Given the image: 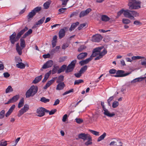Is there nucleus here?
<instances>
[{"label": "nucleus", "mask_w": 146, "mask_h": 146, "mask_svg": "<svg viewBox=\"0 0 146 146\" xmlns=\"http://www.w3.org/2000/svg\"><path fill=\"white\" fill-rule=\"evenodd\" d=\"M107 52L106 49L103 46L97 47L94 49L93 51V53L90 57L85 60H83L80 62L79 64L81 65L88 63L92 59V58L96 56L95 58V60H98L101 58L104 55L107 54Z\"/></svg>", "instance_id": "nucleus-1"}, {"label": "nucleus", "mask_w": 146, "mask_h": 146, "mask_svg": "<svg viewBox=\"0 0 146 146\" xmlns=\"http://www.w3.org/2000/svg\"><path fill=\"white\" fill-rule=\"evenodd\" d=\"M124 16L131 19L134 20L135 17L138 16V13L135 11H130L129 10H125L123 13Z\"/></svg>", "instance_id": "nucleus-2"}, {"label": "nucleus", "mask_w": 146, "mask_h": 146, "mask_svg": "<svg viewBox=\"0 0 146 146\" xmlns=\"http://www.w3.org/2000/svg\"><path fill=\"white\" fill-rule=\"evenodd\" d=\"M128 5L131 9H137L141 7L140 2L135 0H129Z\"/></svg>", "instance_id": "nucleus-3"}, {"label": "nucleus", "mask_w": 146, "mask_h": 146, "mask_svg": "<svg viewBox=\"0 0 146 146\" xmlns=\"http://www.w3.org/2000/svg\"><path fill=\"white\" fill-rule=\"evenodd\" d=\"M37 87L34 86H31L26 93V97L29 98L33 96L37 92Z\"/></svg>", "instance_id": "nucleus-4"}, {"label": "nucleus", "mask_w": 146, "mask_h": 146, "mask_svg": "<svg viewBox=\"0 0 146 146\" xmlns=\"http://www.w3.org/2000/svg\"><path fill=\"white\" fill-rule=\"evenodd\" d=\"M76 60H73L71 63L68 66L66 71V72L67 73L72 71L75 66L76 63Z\"/></svg>", "instance_id": "nucleus-5"}, {"label": "nucleus", "mask_w": 146, "mask_h": 146, "mask_svg": "<svg viewBox=\"0 0 146 146\" xmlns=\"http://www.w3.org/2000/svg\"><path fill=\"white\" fill-rule=\"evenodd\" d=\"M101 105L104 111V113L105 115L109 117H112L115 115V114L114 113H110L108 110L105 108L104 102H101Z\"/></svg>", "instance_id": "nucleus-6"}, {"label": "nucleus", "mask_w": 146, "mask_h": 146, "mask_svg": "<svg viewBox=\"0 0 146 146\" xmlns=\"http://www.w3.org/2000/svg\"><path fill=\"white\" fill-rule=\"evenodd\" d=\"M29 109V106L27 104H25L23 108L21 109L19 111L17 116L20 117L23 113L27 111Z\"/></svg>", "instance_id": "nucleus-7"}, {"label": "nucleus", "mask_w": 146, "mask_h": 146, "mask_svg": "<svg viewBox=\"0 0 146 146\" xmlns=\"http://www.w3.org/2000/svg\"><path fill=\"white\" fill-rule=\"evenodd\" d=\"M19 39V38H17V35L16 36V33L15 32L13 33L9 37L10 40L13 44H14L15 42L17 41Z\"/></svg>", "instance_id": "nucleus-8"}, {"label": "nucleus", "mask_w": 146, "mask_h": 146, "mask_svg": "<svg viewBox=\"0 0 146 146\" xmlns=\"http://www.w3.org/2000/svg\"><path fill=\"white\" fill-rule=\"evenodd\" d=\"M44 110H45V108L42 107L38 108L36 112L37 115L40 117L43 116L45 114Z\"/></svg>", "instance_id": "nucleus-9"}, {"label": "nucleus", "mask_w": 146, "mask_h": 146, "mask_svg": "<svg viewBox=\"0 0 146 146\" xmlns=\"http://www.w3.org/2000/svg\"><path fill=\"white\" fill-rule=\"evenodd\" d=\"M92 11V9L88 8L85 11H82L80 13L79 17L81 18L87 15Z\"/></svg>", "instance_id": "nucleus-10"}, {"label": "nucleus", "mask_w": 146, "mask_h": 146, "mask_svg": "<svg viewBox=\"0 0 146 146\" xmlns=\"http://www.w3.org/2000/svg\"><path fill=\"white\" fill-rule=\"evenodd\" d=\"M53 64V62L52 60L48 61L44 64L41 70H42V69H46L51 67Z\"/></svg>", "instance_id": "nucleus-11"}, {"label": "nucleus", "mask_w": 146, "mask_h": 146, "mask_svg": "<svg viewBox=\"0 0 146 146\" xmlns=\"http://www.w3.org/2000/svg\"><path fill=\"white\" fill-rule=\"evenodd\" d=\"M102 39V36L100 34H97L93 36L92 40L93 42H98L100 41Z\"/></svg>", "instance_id": "nucleus-12"}, {"label": "nucleus", "mask_w": 146, "mask_h": 146, "mask_svg": "<svg viewBox=\"0 0 146 146\" xmlns=\"http://www.w3.org/2000/svg\"><path fill=\"white\" fill-rule=\"evenodd\" d=\"M78 136L79 138L82 139L84 141L90 139V135L88 134H85L83 133L79 134Z\"/></svg>", "instance_id": "nucleus-13"}, {"label": "nucleus", "mask_w": 146, "mask_h": 146, "mask_svg": "<svg viewBox=\"0 0 146 146\" xmlns=\"http://www.w3.org/2000/svg\"><path fill=\"white\" fill-rule=\"evenodd\" d=\"M57 77H55L52 78V79L46 83L45 86L44 87V89H47L55 81V79Z\"/></svg>", "instance_id": "nucleus-14"}, {"label": "nucleus", "mask_w": 146, "mask_h": 146, "mask_svg": "<svg viewBox=\"0 0 146 146\" xmlns=\"http://www.w3.org/2000/svg\"><path fill=\"white\" fill-rule=\"evenodd\" d=\"M145 79V77H138L134 79L131 82V83L134 84L137 82H139L142 81Z\"/></svg>", "instance_id": "nucleus-15"}, {"label": "nucleus", "mask_w": 146, "mask_h": 146, "mask_svg": "<svg viewBox=\"0 0 146 146\" xmlns=\"http://www.w3.org/2000/svg\"><path fill=\"white\" fill-rule=\"evenodd\" d=\"M124 71L122 70H118L116 73L115 75L113 76L115 77H119L124 76Z\"/></svg>", "instance_id": "nucleus-16"}, {"label": "nucleus", "mask_w": 146, "mask_h": 146, "mask_svg": "<svg viewBox=\"0 0 146 146\" xmlns=\"http://www.w3.org/2000/svg\"><path fill=\"white\" fill-rule=\"evenodd\" d=\"M23 49L22 48H21L19 46V43L17 44L16 46V49L18 54L20 55H21L22 53V50Z\"/></svg>", "instance_id": "nucleus-17"}, {"label": "nucleus", "mask_w": 146, "mask_h": 146, "mask_svg": "<svg viewBox=\"0 0 146 146\" xmlns=\"http://www.w3.org/2000/svg\"><path fill=\"white\" fill-rule=\"evenodd\" d=\"M65 86V85L63 82L59 83L57 85L56 89L58 90H62Z\"/></svg>", "instance_id": "nucleus-18"}, {"label": "nucleus", "mask_w": 146, "mask_h": 146, "mask_svg": "<svg viewBox=\"0 0 146 146\" xmlns=\"http://www.w3.org/2000/svg\"><path fill=\"white\" fill-rule=\"evenodd\" d=\"M117 142L113 141H111L110 144V145H116L117 146H122V143L121 141H117Z\"/></svg>", "instance_id": "nucleus-19"}, {"label": "nucleus", "mask_w": 146, "mask_h": 146, "mask_svg": "<svg viewBox=\"0 0 146 146\" xmlns=\"http://www.w3.org/2000/svg\"><path fill=\"white\" fill-rule=\"evenodd\" d=\"M87 55V53L86 52L82 53L77 56V58L80 60L85 58Z\"/></svg>", "instance_id": "nucleus-20"}, {"label": "nucleus", "mask_w": 146, "mask_h": 146, "mask_svg": "<svg viewBox=\"0 0 146 146\" xmlns=\"http://www.w3.org/2000/svg\"><path fill=\"white\" fill-rule=\"evenodd\" d=\"M28 28L27 27H25L24 29L21 30L19 32L17 35V38H19L21 35H23L24 33L28 30Z\"/></svg>", "instance_id": "nucleus-21"}, {"label": "nucleus", "mask_w": 146, "mask_h": 146, "mask_svg": "<svg viewBox=\"0 0 146 146\" xmlns=\"http://www.w3.org/2000/svg\"><path fill=\"white\" fill-rule=\"evenodd\" d=\"M28 28L27 27H25L24 29L21 30L19 32L17 35V38H19L21 35H23L24 33L28 30Z\"/></svg>", "instance_id": "nucleus-22"}, {"label": "nucleus", "mask_w": 146, "mask_h": 146, "mask_svg": "<svg viewBox=\"0 0 146 146\" xmlns=\"http://www.w3.org/2000/svg\"><path fill=\"white\" fill-rule=\"evenodd\" d=\"M65 35V31L64 29H61L59 33V36L60 38L63 37Z\"/></svg>", "instance_id": "nucleus-23"}, {"label": "nucleus", "mask_w": 146, "mask_h": 146, "mask_svg": "<svg viewBox=\"0 0 146 146\" xmlns=\"http://www.w3.org/2000/svg\"><path fill=\"white\" fill-rule=\"evenodd\" d=\"M79 24V23L78 22H76L75 23H72V24L71 26L69 29V30L70 31H72L75 28V27Z\"/></svg>", "instance_id": "nucleus-24"}, {"label": "nucleus", "mask_w": 146, "mask_h": 146, "mask_svg": "<svg viewBox=\"0 0 146 146\" xmlns=\"http://www.w3.org/2000/svg\"><path fill=\"white\" fill-rule=\"evenodd\" d=\"M51 3V1L50 0H49L44 3L43 5L44 8L45 9H48L49 6Z\"/></svg>", "instance_id": "nucleus-25"}, {"label": "nucleus", "mask_w": 146, "mask_h": 146, "mask_svg": "<svg viewBox=\"0 0 146 146\" xmlns=\"http://www.w3.org/2000/svg\"><path fill=\"white\" fill-rule=\"evenodd\" d=\"M42 76L40 75L36 77L35 80L33 81V82L34 84H36L39 82L42 78Z\"/></svg>", "instance_id": "nucleus-26"}, {"label": "nucleus", "mask_w": 146, "mask_h": 146, "mask_svg": "<svg viewBox=\"0 0 146 146\" xmlns=\"http://www.w3.org/2000/svg\"><path fill=\"white\" fill-rule=\"evenodd\" d=\"M101 19L103 21H107L110 20V18L107 16L104 15L102 16Z\"/></svg>", "instance_id": "nucleus-27"}, {"label": "nucleus", "mask_w": 146, "mask_h": 146, "mask_svg": "<svg viewBox=\"0 0 146 146\" xmlns=\"http://www.w3.org/2000/svg\"><path fill=\"white\" fill-rule=\"evenodd\" d=\"M16 66L19 68L23 69L25 67V65L23 63L21 62H18V63L16 64Z\"/></svg>", "instance_id": "nucleus-28"}, {"label": "nucleus", "mask_w": 146, "mask_h": 146, "mask_svg": "<svg viewBox=\"0 0 146 146\" xmlns=\"http://www.w3.org/2000/svg\"><path fill=\"white\" fill-rule=\"evenodd\" d=\"M19 95H17L13 96L10 99L11 100L12 103H13L17 101L19 98Z\"/></svg>", "instance_id": "nucleus-29"}, {"label": "nucleus", "mask_w": 146, "mask_h": 146, "mask_svg": "<svg viewBox=\"0 0 146 146\" xmlns=\"http://www.w3.org/2000/svg\"><path fill=\"white\" fill-rule=\"evenodd\" d=\"M24 104V100L23 98H22L20 100L18 105V108H20L22 107Z\"/></svg>", "instance_id": "nucleus-30"}, {"label": "nucleus", "mask_w": 146, "mask_h": 146, "mask_svg": "<svg viewBox=\"0 0 146 146\" xmlns=\"http://www.w3.org/2000/svg\"><path fill=\"white\" fill-rule=\"evenodd\" d=\"M35 15V12H34L33 10L30 12L27 16L28 19H30L32 18Z\"/></svg>", "instance_id": "nucleus-31"}, {"label": "nucleus", "mask_w": 146, "mask_h": 146, "mask_svg": "<svg viewBox=\"0 0 146 146\" xmlns=\"http://www.w3.org/2000/svg\"><path fill=\"white\" fill-rule=\"evenodd\" d=\"M20 45L21 47L22 48H23L25 46V41L23 39L21 38L20 39Z\"/></svg>", "instance_id": "nucleus-32"}, {"label": "nucleus", "mask_w": 146, "mask_h": 146, "mask_svg": "<svg viewBox=\"0 0 146 146\" xmlns=\"http://www.w3.org/2000/svg\"><path fill=\"white\" fill-rule=\"evenodd\" d=\"M122 22L124 24H128L131 23V21L128 19L123 18L122 20Z\"/></svg>", "instance_id": "nucleus-33"}, {"label": "nucleus", "mask_w": 146, "mask_h": 146, "mask_svg": "<svg viewBox=\"0 0 146 146\" xmlns=\"http://www.w3.org/2000/svg\"><path fill=\"white\" fill-rule=\"evenodd\" d=\"M106 135V133H104L102 135L100 136L98 139V141H100L103 139Z\"/></svg>", "instance_id": "nucleus-34"}, {"label": "nucleus", "mask_w": 146, "mask_h": 146, "mask_svg": "<svg viewBox=\"0 0 146 146\" xmlns=\"http://www.w3.org/2000/svg\"><path fill=\"white\" fill-rule=\"evenodd\" d=\"M45 17H42L41 19L38 21L36 24V25H40L45 20Z\"/></svg>", "instance_id": "nucleus-35"}, {"label": "nucleus", "mask_w": 146, "mask_h": 146, "mask_svg": "<svg viewBox=\"0 0 146 146\" xmlns=\"http://www.w3.org/2000/svg\"><path fill=\"white\" fill-rule=\"evenodd\" d=\"M49 100H50L49 99H47L44 97H42L40 99V101L44 103H46L48 102L49 101Z\"/></svg>", "instance_id": "nucleus-36"}, {"label": "nucleus", "mask_w": 146, "mask_h": 146, "mask_svg": "<svg viewBox=\"0 0 146 146\" xmlns=\"http://www.w3.org/2000/svg\"><path fill=\"white\" fill-rule=\"evenodd\" d=\"M64 76L62 75L59 76L57 80L56 81V82L59 83L62 82H61L63 80Z\"/></svg>", "instance_id": "nucleus-37"}, {"label": "nucleus", "mask_w": 146, "mask_h": 146, "mask_svg": "<svg viewBox=\"0 0 146 146\" xmlns=\"http://www.w3.org/2000/svg\"><path fill=\"white\" fill-rule=\"evenodd\" d=\"M88 67L87 66L85 65L81 68L80 71L82 74L87 69Z\"/></svg>", "instance_id": "nucleus-38"}, {"label": "nucleus", "mask_w": 146, "mask_h": 146, "mask_svg": "<svg viewBox=\"0 0 146 146\" xmlns=\"http://www.w3.org/2000/svg\"><path fill=\"white\" fill-rule=\"evenodd\" d=\"M67 9L66 8H61L58 10V14H61L64 13L65 11Z\"/></svg>", "instance_id": "nucleus-39"}, {"label": "nucleus", "mask_w": 146, "mask_h": 146, "mask_svg": "<svg viewBox=\"0 0 146 146\" xmlns=\"http://www.w3.org/2000/svg\"><path fill=\"white\" fill-rule=\"evenodd\" d=\"M13 91V89L11 87L9 86H8L7 88L6 89L5 91L6 93H8L11 92Z\"/></svg>", "instance_id": "nucleus-40"}, {"label": "nucleus", "mask_w": 146, "mask_h": 146, "mask_svg": "<svg viewBox=\"0 0 146 146\" xmlns=\"http://www.w3.org/2000/svg\"><path fill=\"white\" fill-rule=\"evenodd\" d=\"M90 139H87V141L85 143V145H88L91 144L92 143V138L91 137H90Z\"/></svg>", "instance_id": "nucleus-41"}, {"label": "nucleus", "mask_w": 146, "mask_h": 146, "mask_svg": "<svg viewBox=\"0 0 146 146\" xmlns=\"http://www.w3.org/2000/svg\"><path fill=\"white\" fill-rule=\"evenodd\" d=\"M144 58V57L143 56H133L132 57V60H135L137 59L143 58Z\"/></svg>", "instance_id": "nucleus-42"}, {"label": "nucleus", "mask_w": 146, "mask_h": 146, "mask_svg": "<svg viewBox=\"0 0 146 146\" xmlns=\"http://www.w3.org/2000/svg\"><path fill=\"white\" fill-rule=\"evenodd\" d=\"M119 102L116 101H114L112 104V107L113 108H115L117 107L119 105Z\"/></svg>", "instance_id": "nucleus-43"}, {"label": "nucleus", "mask_w": 146, "mask_h": 146, "mask_svg": "<svg viewBox=\"0 0 146 146\" xmlns=\"http://www.w3.org/2000/svg\"><path fill=\"white\" fill-rule=\"evenodd\" d=\"M5 111L4 110H2L0 112V119L3 118L5 116Z\"/></svg>", "instance_id": "nucleus-44"}, {"label": "nucleus", "mask_w": 146, "mask_h": 146, "mask_svg": "<svg viewBox=\"0 0 146 146\" xmlns=\"http://www.w3.org/2000/svg\"><path fill=\"white\" fill-rule=\"evenodd\" d=\"M41 9V7H37L35 8L33 10L35 12V13L36 12H38L39 11H40Z\"/></svg>", "instance_id": "nucleus-45"}, {"label": "nucleus", "mask_w": 146, "mask_h": 146, "mask_svg": "<svg viewBox=\"0 0 146 146\" xmlns=\"http://www.w3.org/2000/svg\"><path fill=\"white\" fill-rule=\"evenodd\" d=\"M83 80L81 79L76 80L75 81L74 84L75 85H78L80 83L83 82Z\"/></svg>", "instance_id": "nucleus-46"}, {"label": "nucleus", "mask_w": 146, "mask_h": 146, "mask_svg": "<svg viewBox=\"0 0 146 146\" xmlns=\"http://www.w3.org/2000/svg\"><path fill=\"white\" fill-rule=\"evenodd\" d=\"M86 25V23H84L80 25V26L78 27V29L79 30L82 29L84 27H85Z\"/></svg>", "instance_id": "nucleus-47"}, {"label": "nucleus", "mask_w": 146, "mask_h": 146, "mask_svg": "<svg viewBox=\"0 0 146 146\" xmlns=\"http://www.w3.org/2000/svg\"><path fill=\"white\" fill-rule=\"evenodd\" d=\"M114 98L113 96H112L110 97L107 100L108 104L109 106H110V102L113 100Z\"/></svg>", "instance_id": "nucleus-48"}, {"label": "nucleus", "mask_w": 146, "mask_h": 146, "mask_svg": "<svg viewBox=\"0 0 146 146\" xmlns=\"http://www.w3.org/2000/svg\"><path fill=\"white\" fill-rule=\"evenodd\" d=\"M66 58L67 57L66 56L60 57L59 59V62H63L66 60Z\"/></svg>", "instance_id": "nucleus-49"}, {"label": "nucleus", "mask_w": 146, "mask_h": 146, "mask_svg": "<svg viewBox=\"0 0 146 146\" xmlns=\"http://www.w3.org/2000/svg\"><path fill=\"white\" fill-rule=\"evenodd\" d=\"M89 131L92 134L95 135H99V132L98 131L91 130H90Z\"/></svg>", "instance_id": "nucleus-50"}, {"label": "nucleus", "mask_w": 146, "mask_h": 146, "mask_svg": "<svg viewBox=\"0 0 146 146\" xmlns=\"http://www.w3.org/2000/svg\"><path fill=\"white\" fill-rule=\"evenodd\" d=\"M86 48V47L83 45H81L78 49V51L80 52Z\"/></svg>", "instance_id": "nucleus-51"}, {"label": "nucleus", "mask_w": 146, "mask_h": 146, "mask_svg": "<svg viewBox=\"0 0 146 146\" xmlns=\"http://www.w3.org/2000/svg\"><path fill=\"white\" fill-rule=\"evenodd\" d=\"M74 90L73 89H71L68 91H66L62 95L64 96L67 94H68L71 92H73Z\"/></svg>", "instance_id": "nucleus-52"}, {"label": "nucleus", "mask_w": 146, "mask_h": 146, "mask_svg": "<svg viewBox=\"0 0 146 146\" xmlns=\"http://www.w3.org/2000/svg\"><path fill=\"white\" fill-rule=\"evenodd\" d=\"M15 60L16 62H21L22 61L21 59L19 57H16L15 58Z\"/></svg>", "instance_id": "nucleus-53"}, {"label": "nucleus", "mask_w": 146, "mask_h": 146, "mask_svg": "<svg viewBox=\"0 0 146 146\" xmlns=\"http://www.w3.org/2000/svg\"><path fill=\"white\" fill-rule=\"evenodd\" d=\"M76 122L78 123H80L82 122L83 120L79 118H76L75 119Z\"/></svg>", "instance_id": "nucleus-54"}, {"label": "nucleus", "mask_w": 146, "mask_h": 146, "mask_svg": "<svg viewBox=\"0 0 146 146\" xmlns=\"http://www.w3.org/2000/svg\"><path fill=\"white\" fill-rule=\"evenodd\" d=\"M51 73V71H50L46 73L44 76V78H46V79H47L48 78L50 74Z\"/></svg>", "instance_id": "nucleus-55"}, {"label": "nucleus", "mask_w": 146, "mask_h": 146, "mask_svg": "<svg viewBox=\"0 0 146 146\" xmlns=\"http://www.w3.org/2000/svg\"><path fill=\"white\" fill-rule=\"evenodd\" d=\"M78 13L76 12H74L70 14V17L71 18L73 17L76 16L78 15Z\"/></svg>", "instance_id": "nucleus-56"}, {"label": "nucleus", "mask_w": 146, "mask_h": 146, "mask_svg": "<svg viewBox=\"0 0 146 146\" xmlns=\"http://www.w3.org/2000/svg\"><path fill=\"white\" fill-rule=\"evenodd\" d=\"M7 145L6 141H2L0 142V146H6Z\"/></svg>", "instance_id": "nucleus-57"}, {"label": "nucleus", "mask_w": 146, "mask_h": 146, "mask_svg": "<svg viewBox=\"0 0 146 146\" xmlns=\"http://www.w3.org/2000/svg\"><path fill=\"white\" fill-rule=\"evenodd\" d=\"M69 0H61L62 2V5L66 6Z\"/></svg>", "instance_id": "nucleus-58"}, {"label": "nucleus", "mask_w": 146, "mask_h": 146, "mask_svg": "<svg viewBox=\"0 0 146 146\" xmlns=\"http://www.w3.org/2000/svg\"><path fill=\"white\" fill-rule=\"evenodd\" d=\"M82 74L81 72H80L79 71V73L75 74L74 75L76 77L79 78L82 76Z\"/></svg>", "instance_id": "nucleus-59"}, {"label": "nucleus", "mask_w": 146, "mask_h": 146, "mask_svg": "<svg viewBox=\"0 0 146 146\" xmlns=\"http://www.w3.org/2000/svg\"><path fill=\"white\" fill-rule=\"evenodd\" d=\"M57 67H54L53 68L52 71V74H54L57 71Z\"/></svg>", "instance_id": "nucleus-60"}, {"label": "nucleus", "mask_w": 146, "mask_h": 146, "mask_svg": "<svg viewBox=\"0 0 146 146\" xmlns=\"http://www.w3.org/2000/svg\"><path fill=\"white\" fill-rule=\"evenodd\" d=\"M124 11H125V10H124L123 9L121 10L117 13V15L119 16L122 13L123 14Z\"/></svg>", "instance_id": "nucleus-61"}, {"label": "nucleus", "mask_w": 146, "mask_h": 146, "mask_svg": "<svg viewBox=\"0 0 146 146\" xmlns=\"http://www.w3.org/2000/svg\"><path fill=\"white\" fill-rule=\"evenodd\" d=\"M15 107V105H13L10 108L9 110V111L12 112L13 110H14Z\"/></svg>", "instance_id": "nucleus-62"}, {"label": "nucleus", "mask_w": 146, "mask_h": 146, "mask_svg": "<svg viewBox=\"0 0 146 146\" xmlns=\"http://www.w3.org/2000/svg\"><path fill=\"white\" fill-rule=\"evenodd\" d=\"M141 64L142 65L146 67V58H145L144 61L141 60Z\"/></svg>", "instance_id": "nucleus-63"}, {"label": "nucleus", "mask_w": 146, "mask_h": 146, "mask_svg": "<svg viewBox=\"0 0 146 146\" xmlns=\"http://www.w3.org/2000/svg\"><path fill=\"white\" fill-rule=\"evenodd\" d=\"M3 74L4 76L6 78L9 77L10 76V74L7 72L4 73Z\"/></svg>", "instance_id": "nucleus-64"}]
</instances>
